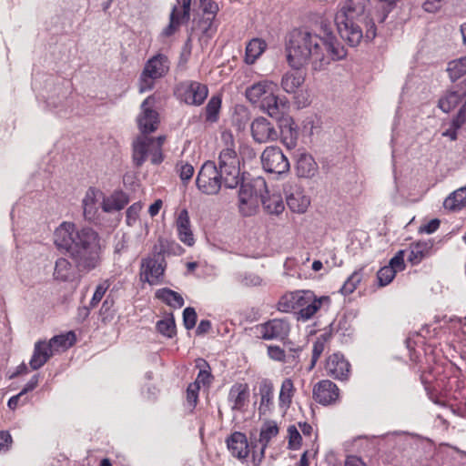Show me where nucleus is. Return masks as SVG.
I'll list each match as a JSON object with an SVG mask.
<instances>
[{"label": "nucleus", "instance_id": "obj_60", "mask_svg": "<svg viewBox=\"0 0 466 466\" xmlns=\"http://www.w3.org/2000/svg\"><path fill=\"white\" fill-rule=\"evenodd\" d=\"M466 122V102L460 108L459 112L451 121V126L460 129Z\"/></svg>", "mask_w": 466, "mask_h": 466}, {"label": "nucleus", "instance_id": "obj_26", "mask_svg": "<svg viewBox=\"0 0 466 466\" xmlns=\"http://www.w3.org/2000/svg\"><path fill=\"white\" fill-rule=\"evenodd\" d=\"M276 85L270 81H259L248 87L246 90L247 99L254 104L258 105L268 94L275 90Z\"/></svg>", "mask_w": 466, "mask_h": 466}, {"label": "nucleus", "instance_id": "obj_18", "mask_svg": "<svg viewBox=\"0 0 466 466\" xmlns=\"http://www.w3.org/2000/svg\"><path fill=\"white\" fill-rule=\"evenodd\" d=\"M313 398L321 405H329L339 398V388L329 380L319 381L313 388Z\"/></svg>", "mask_w": 466, "mask_h": 466}, {"label": "nucleus", "instance_id": "obj_57", "mask_svg": "<svg viewBox=\"0 0 466 466\" xmlns=\"http://www.w3.org/2000/svg\"><path fill=\"white\" fill-rule=\"evenodd\" d=\"M141 208L140 203H134L127 208L126 221L128 226H133L136 223Z\"/></svg>", "mask_w": 466, "mask_h": 466}, {"label": "nucleus", "instance_id": "obj_58", "mask_svg": "<svg viewBox=\"0 0 466 466\" xmlns=\"http://www.w3.org/2000/svg\"><path fill=\"white\" fill-rule=\"evenodd\" d=\"M268 357L276 361H286V353L284 350H282L279 346L270 345L268 347Z\"/></svg>", "mask_w": 466, "mask_h": 466}, {"label": "nucleus", "instance_id": "obj_50", "mask_svg": "<svg viewBox=\"0 0 466 466\" xmlns=\"http://www.w3.org/2000/svg\"><path fill=\"white\" fill-rule=\"evenodd\" d=\"M129 239V236L126 233L116 238V243L114 246V253L116 256H121L128 250Z\"/></svg>", "mask_w": 466, "mask_h": 466}, {"label": "nucleus", "instance_id": "obj_2", "mask_svg": "<svg viewBox=\"0 0 466 466\" xmlns=\"http://www.w3.org/2000/svg\"><path fill=\"white\" fill-rule=\"evenodd\" d=\"M389 14L390 8L373 9L370 0H346L334 20L340 37L350 46H357L363 38H375L376 23H383Z\"/></svg>", "mask_w": 466, "mask_h": 466}, {"label": "nucleus", "instance_id": "obj_30", "mask_svg": "<svg viewBox=\"0 0 466 466\" xmlns=\"http://www.w3.org/2000/svg\"><path fill=\"white\" fill-rule=\"evenodd\" d=\"M248 398V389L247 384L236 383L234 384L228 393V401L231 404L233 410H240L245 406Z\"/></svg>", "mask_w": 466, "mask_h": 466}, {"label": "nucleus", "instance_id": "obj_29", "mask_svg": "<svg viewBox=\"0 0 466 466\" xmlns=\"http://www.w3.org/2000/svg\"><path fill=\"white\" fill-rule=\"evenodd\" d=\"M279 136L282 143L289 148H294L297 145L299 131L291 118L282 119L279 125Z\"/></svg>", "mask_w": 466, "mask_h": 466}, {"label": "nucleus", "instance_id": "obj_10", "mask_svg": "<svg viewBox=\"0 0 466 466\" xmlns=\"http://www.w3.org/2000/svg\"><path fill=\"white\" fill-rule=\"evenodd\" d=\"M260 160L263 169L268 173L282 175L289 171V161L279 147H267Z\"/></svg>", "mask_w": 466, "mask_h": 466}, {"label": "nucleus", "instance_id": "obj_46", "mask_svg": "<svg viewBox=\"0 0 466 466\" xmlns=\"http://www.w3.org/2000/svg\"><path fill=\"white\" fill-rule=\"evenodd\" d=\"M294 386L290 379H285L281 384L279 392V401L284 404H289L293 395Z\"/></svg>", "mask_w": 466, "mask_h": 466}, {"label": "nucleus", "instance_id": "obj_32", "mask_svg": "<svg viewBox=\"0 0 466 466\" xmlns=\"http://www.w3.org/2000/svg\"><path fill=\"white\" fill-rule=\"evenodd\" d=\"M189 17L190 11H188V15H187V16H184V9L181 8V5H174L170 13L169 24L167 27L164 28L162 32L163 35H172L181 24L186 23L189 20Z\"/></svg>", "mask_w": 466, "mask_h": 466}, {"label": "nucleus", "instance_id": "obj_14", "mask_svg": "<svg viewBox=\"0 0 466 466\" xmlns=\"http://www.w3.org/2000/svg\"><path fill=\"white\" fill-rule=\"evenodd\" d=\"M327 375L339 380H347L350 374V364L340 353L330 355L326 360Z\"/></svg>", "mask_w": 466, "mask_h": 466}, {"label": "nucleus", "instance_id": "obj_45", "mask_svg": "<svg viewBox=\"0 0 466 466\" xmlns=\"http://www.w3.org/2000/svg\"><path fill=\"white\" fill-rule=\"evenodd\" d=\"M395 276V270L390 268L388 265L380 268L377 273L379 286L385 287L389 285L393 280Z\"/></svg>", "mask_w": 466, "mask_h": 466}, {"label": "nucleus", "instance_id": "obj_51", "mask_svg": "<svg viewBox=\"0 0 466 466\" xmlns=\"http://www.w3.org/2000/svg\"><path fill=\"white\" fill-rule=\"evenodd\" d=\"M199 7L203 13L208 15L207 20L208 21H211L215 17L218 10V5L211 0H200Z\"/></svg>", "mask_w": 466, "mask_h": 466}, {"label": "nucleus", "instance_id": "obj_53", "mask_svg": "<svg viewBox=\"0 0 466 466\" xmlns=\"http://www.w3.org/2000/svg\"><path fill=\"white\" fill-rule=\"evenodd\" d=\"M405 250H399L394 257H392L389 262V267L395 270L401 271L405 268L404 263Z\"/></svg>", "mask_w": 466, "mask_h": 466}, {"label": "nucleus", "instance_id": "obj_12", "mask_svg": "<svg viewBox=\"0 0 466 466\" xmlns=\"http://www.w3.org/2000/svg\"><path fill=\"white\" fill-rule=\"evenodd\" d=\"M251 136L256 143L265 144L278 140L279 131L266 117L255 118L250 125Z\"/></svg>", "mask_w": 466, "mask_h": 466}, {"label": "nucleus", "instance_id": "obj_41", "mask_svg": "<svg viewBox=\"0 0 466 466\" xmlns=\"http://www.w3.org/2000/svg\"><path fill=\"white\" fill-rule=\"evenodd\" d=\"M279 434V427L275 421H267L260 429L258 442L263 449H267L270 441Z\"/></svg>", "mask_w": 466, "mask_h": 466}, {"label": "nucleus", "instance_id": "obj_36", "mask_svg": "<svg viewBox=\"0 0 466 466\" xmlns=\"http://www.w3.org/2000/svg\"><path fill=\"white\" fill-rule=\"evenodd\" d=\"M127 197L122 192H117L103 199L102 208L107 213L120 211L127 205Z\"/></svg>", "mask_w": 466, "mask_h": 466}, {"label": "nucleus", "instance_id": "obj_52", "mask_svg": "<svg viewBox=\"0 0 466 466\" xmlns=\"http://www.w3.org/2000/svg\"><path fill=\"white\" fill-rule=\"evenodd\" d=\"M197 312L194 308L187 307L183 311V323L186 329H192L196 326Z\"/></svg>", "mask_w": 466, "mask_h": 466}, {"label": "nucleus", "instance_id": "obj_42", "mask_svg": "<svg viewBox=\"0 0 466 466\" xmlns=\"http://www.w3.org/2000/svg\"><path fill=\"white\" fill-rule=\"evenodd\" d=\"M221 108V98L219 96H213L206 106V121L215 123L218 119Z\"/></svg>", "mask_w": 466, "mask_h": 466}, {"label": "nucleus", "instance_id": "obj_5", "mask_svg": "<svg viewBox=\"0 0 466 466\" xmlns=\"http://www.w3.org/2000/svg\"><path fill=\"white\" fill-rule=\"evenodd\" d=\"M170 61L164 54H157L149 58L139 76L138 88L140 93L150 91L155 81L164 77L169 71Z\"/></svg>", "mask_w": 466, "mask_h": 466}, {"label": "nucleus", "instance_id": "obj_34", "mask_svg": "<svg viewBox=\"0 0 466 466\" xmlns=\"http://www.w3.org/2000/svg\"><path fill=\"white\" fill-rule=\"evenodd\" d=\"M54 279L58 281H71L75 278V270L72 264L65 258H59L55 263Z\"/></svg>", "mask_w": 466, "mask_h": 466}, {"label": "nucleus", "instance_id": "obj_21", "mask_svg": "<svg viewBox=\"0 0 466 466\" xmlns=\"http://www.w3.org/2000/svg\"><path fill=\"white\" fill-rule=\"evenodd\" d=\"M227 446L231 455L238 460H245L250 451L248 439L240 431L233 432L227 439Z\"/></svg>", "mask_w": 466, "mask_h": 466}, {"label": "nucleus", "instance_id": "obj_56", "mask_svg": "<svg viewBox=\"0 0 466 466\" xmlns=\"http://www.w3.org/2000/svg\"><path fill=\"white\" fill-rule=\"evenodd\" d=\"M324 349H325V343L323 341L318 339L317 341L314 342L313 349H312L311 362L309 367V370H311L315 367L319 358L323 353Z\"/></svg>", "mask_w": 466, "mask_h": 466}, {"label": "nucleus", "instance_id": "obj_20", "mask_svg": "<svg viewBox=\"0 0 466 466\" xmlns=\"http://www.w3.org/2000/svg\"><path fill=\"white\" fill-rule=\"evenodd\" d=\"M273 90L268 94L259 104L258 106L261 110L266 112L270 117L276 120H282V108H286L288 100L286 97L279 98L274 94Z\"/></svg>", "mask_w": 466, "mask_h": 466}, {"label": "nucleus", "instance_id": "obj_33", "mask_svg": "<svg viewBox=\"0 0 466 466\" xmlns=\"http://www.w3.org/2000/svg\"><path fill=\"white\" fill-rule=\"evenodd\" d=\"M305 82V76L300 72H286L280 81L281 88L288 94H296Z\"/></svg>", "mask_w": 466, "mask_h": 466}, {"label": "nucleus", "instance_id": "obj_25", "mask_svg": "<svg viewBox=\"0 0 466 466\" xmlns=\"http://www.w3.org/2000/svg\"><path fill=\"white\" fill-rule=\"evenodd\" d=\"M176 228L179 240L188 247L193 246L195 238L191 230L190 218L187 209H182L179 212L176 219Z\"/></svg>", "mask_w": 466, "mask_h": 466}, {"label": "nucleus", "instance_id": "obj_31", "mask_svg": "<svg viewBox=\"0 0 466 466\" xmlns=\"http://www.w3.org/2000/svg\"><path fill=\"white\" fill-rule=\"evenodd\" d=\"M155 141L147 137H138L133 144V160L137 167L142 166L146 161L147 152L154 146Z\"/></svg>", "mask_w": 466, "mask_h": 466}, {"label": "nucleus", "instance_id": "obj_37", "mask_svg": "<svg viewBox=\"0 0 466 466\" xmlns=\"http://www.w3.org/2000/svg\"><path fill=\"white\" fill-rule=\"evenodd\" d=\"M446 209L456 210L466 206V186L451 193L444 200Z\"/></svg>", "mask_w": 466, "mask_h": 466}, {"label": "nucleus", "instance_id": "obj_28", "mask_svg": "<svg viewBox=\"0 0 466 466\" xmlns=\"http://www.w3.org/2000/svg\"><path fill=\"white\" fill-rule=\"evenodd\" d=\"M296 171L299 177L311 178L318 172V165L311 155L301 153L297 158Z\"/></svg>", "mask_w": 466, "mask_h": 466}, {"label": "nucleus", "instance_id": "obj_23", "mask_svg": "<svg viewBox=\"0 0 466 466\" xmlns=\"http://www.w3.org/2000/svg\"><path fill=\"white\" fill-rule=\"evenodd\" d=\"M434 254V242L432 240L418 241L410 245L407 260L411 265L420 264L424 258Z\"/></svg>", "mask_w": 466, "mask_h": 466}, {"label": "nucleus", "instance_id": "obj_7", "mask_svg": "<svg viewBox=\"0 0 466 466\" xmlns=\"http://www.w3.org/2000/svg\"><path fill=\"white\" fill-rule=\"evenodd\" d=\"M238 191L239 210L245 217L252 216L258 207V193L266 189V181L263 178H257L253 183L240 182Z\"/></svg>", "mask_w": 466, "mask_h": 466}, {"label": "nucleus", "instance_id": "obj_16", "mask_svg": "<svg viewBox=\"0 0 466 466\" xmlns=\"http://www.w3.org/2000/svg\"><path fill=\"white\" fill-rule=\"evenodd\" d=\"M284 191L287 205L292 212L300 214L307 210L310 200L299 186L287 185Z\"/></svg>", "mask_w": 466, "mask_h": 466}, {"label": "nucleus", "instance_id": "obj_40", "mask_svg": "<svg viewBox=\"0 0 466 466\" xmlns=\"http://www.w3.org/2000/svg\"><path fill=\"white\" fill-rule=\"evenodd\" d=\"M447 72L452 82L466 75V56L448 63Z\"/></svg>", "mask_w": 466, "mask_h": 466}, {"label": "nucleus", "instance_id": "obj_3", "mask_svg": "<svg viewBox=\"0 0 466 466\" xmlns=\"http://www.w3.org/2000/svg\"><path fill=\"white\" fill-rule=\"evenodd\" d=\"M54 242L70 255L79 269L90 271L101 263L104 246L99 234L92 228H77L74 223L63 222L55 230Z\"/></svg>", "mask_w": 466, "mask_h": 466}, {"label": "nucleus", "instance_id": "obj_61", "mask_svg": "<svg viewBox=\"0 0 466 466\" xmlns=\"http://www.w3.org/2000/svg\"><path fill=\"white\" fill-rule=\"evenodd\" d=\"M12 444V437L7 431H0V452H6Z\"/></svg>", "mask_w": 466, "mask_h": 466}, {"label": "nucleus", "instance_id": "obj_59", "mask_svg": "<svg viewBox=\"0 0 466 466\" xmlns=\"http://www.w3.org/2000/svg\"><path fill=\"white\" fill-rule=\"evenodd\" d=\"M198 366L200 368V370L198 374L196 380L193 383H197L198 386L199 387L201 384L203 386L209 385L212 379L211 373L208 370L203 369L200 365Z\"/></svg>", "mask_w": 466, "mask_h": 466}, {"label": "nucleus", "instance_id": "obj_35", "mask_svg": "<svg viewBox=\"0 0 466 466\" xmlns=\"http://www.w3.org/2000/svg\"><path fill=\"white\" fill-rule=\"evenodd\" d=\"M267 48V43L261 38L251 39L247 46L245 53V62L252 65L263 54Z\"/></svg>", "mask_w": 466, "mask_h": 466}, {"label": "nucleus", "instance_id": "obj_11", "mask_svg": "<svg viewBox=\"0 0 466 466\" xmlns=\"http://www.w3.org/2000/svg\"><path fill=\"white\" fill-rule=\"evenodd\" d=\"M178 98L190 106H200L208 95V88L206 85L197 81H185L176 88Z\"/></svg>", "mask_w": 466, "mask_h": 466}, {"label": "nucleus", "instance_id": "obj_62", "mask_svg": "<svg viewBox=\"0 0 466 466\" xmlns=\"http://www.w3.org/2000/svg\"><path fill=\"white\" fill-rule=\"evenodd\" d=\"M440 223L441 222L438 218L431 219L425 225L421 226L420 230L427 234L434 233L439 228Z\"/></svg>", "mask_w": 466, "mask_h": 466}, {"label": "nucleus", "instance_id": "obj_9", "mask_svg": "<svg viewBox=\"0 0 466 466\" xmlns=\"http://www.w3.org/2000/svg\"><path fill=\"white\" fill-rule=\"evenodd\" d=\"M166 268L165 258L163 256V248L155 251L152 257L142 259L141 262V279L150 285H157L160 283V279L164 275Z\"/></svg>", "mask_w": 466, "mask_h": 466}, {"label": "nucleus", "instance_id": "obj_15", "mask_svg": "<svg viewBox=\"0 0 466 466\" xmlns=\"http://www.w3.org/2000/svg\"><path fill=\"white\" fill-rule=\"evenodd\" d=\"M289 329V323L284 319H273L259 327L261 338L266 340L284 339Z\"/></svg>", "mask_w": 466, "mask_h": 466}, {"label": "nucleus", "instance_id": "obj_39", "mask_svg": "<svg viewBox=\"0 0 466 466\" xmlns=\"http://www.w3.org/2000/svg\"><path fill=\"white\" fill-rule=\"evenodd\" d=\"M76 341V336L73 331H69L66 334H60L54 336L48 342L51 350L53 353L55 351H58L59 350H66L69 347L73 346Z\"/></svg>", "mask_w": 466, "mask_h": 466}, {"label": "nucleus", "instance_id": "obj_22", "mask_svg": "<svg viewBox=\"0 0 466 466\" xmlns=\"http://www.w3.org/2000/svg\"><path fill=\"white\" fill-rule=\"evenodd\" d=\"M260 201L264 210L269 215H279L285 209L281 195L278 192H270L268 187L260 192Z\"/></svg>", "mask_w": 466, "mask_h": 466}, {"label": "nucleus", "instance_id": "obj_17", "mask_svg": "<svg viewBox=\"0 0 466 466\" xmlns=\"http://www.w3.org/2000/svg\"><path fill=\"white\" fill-rule=\"evenodd\" d=\"M71 93V84L68 80L63 79L56 85L54 90L46 97V106L52 109L65 107L68 103V95Z\"/></svg>", "mask_w": 466, "mask_h": 466}, {"label": "nucleus", "instance_id": "obj_48", "mask_svg": "<svg viewBox=\"0 0 466 466\" xmlns=\"http://www.w3.org/2000/svg\"><path fill=\"white\" fill-rule=\"evenodd\" d=\"M289 434V449L296 451L299 449L301 445V435L294 425H290L288 428Z\"/></svg>", "mask_w": 466, "mask_h": 466}, {"label": "nucleus", "instance_id": "obj_27", "mask_svg": "<svg viewBox=\"0 0 466 466\" xmlns=\"http://www.w3.org/2000/svg\"><path fill=\"white\" fill-rule=\"evenodd\" d=\"M53 356L49 345L45 340H38L34 347L33 355L29 361L30 368L36 370L43 367L48 360Z\"/></svg>", "mask_w": 466, "mask_h": 466}, {"label": "nucleus", "instance_id": "obj_19", "mask_svg": "<svg viewBox=\"0 0 466 466\" xmlns=\"http://www.w3.org/2000/svg\"><path fill=\"white\" fill-rule=\"evenodd\" d=\"M464 96H466V78L456 85L451 90L447 91L439 99L438 106L444 113H449L459 105Z\"/></svg>", "mask_w": 466, "mask_h": 466}, {"label": "nucleus", "instance_id": "obj_44", "mask_svg": "<svg viewBox=\"0 0 466 466\" xmlns=\"http://www.w3.org/2000/svg\"><path fill=\"white\" fill-rule=\"evenodd\" d=\"M362 279L361 270L354 271L344 282L343 286L340 289V292L343 295L351 294L360 283Z\"/></svg>", "mask_w": 466, "mask_h": 466}, {"label": "nucleus", "instance_id": "obj_64", "mask_svg": "<svg viewBox=\"0 0 466 466\" xmlns=\"http://www.w3.org/2000/svg\"><path fill=\"white\" fill-rule=\"evenodd\" d=\"M243 282L246 286H260L262 283V279L255 274H248L245 276Z\"/></svg>", "mask_w": 466, "mask_h": 466}, {"label": "nucleus", "instance_id": "obj_63", "mask_svg": "<svg viewBox=\"0 0 466 466\" xmlns=\"http://www.w3.org/2000/svg\"><path fill=\"white\" fill-rule=\"evenodd\" d=\"M256 447L257 444L252 447V461L254 466H259L265 457L266 449H263V447L260 446L259 451L257 452L255 451Z\"/></svg>", "mask_w": 466, "mask_h": 466}, {"label": "nucleus", "instance_id": "obj_4", "mask_svg": "<svg viewBox=\"0 0 466 466\" xmlns=\"http://www.w3.org/2000/svg\"><path fill=\"white\" fill-rule=\"evenodd\" d=\"M323 297L318 299L310 290H297L283 295L278 302V309L282 312H295L298 320H309L320 309Z\"/></svg>", "mask_w": 466, "mask_h": 466}, {"label": "nucleus", "instance_id": "obj_13", "mask_svg": "<svg viewBox=\"0 0 466 466\" xmlns=\"http://www.w3.org/2000/svg\"><path fill=\"white\" fill-rule=\"evenodd\" d=\"M155 97L147 96L141 104V114L137 117L138 127L143 135L150 134L157 130L159 116L158 113L153 109Z\"/></svg>", "mask_w": 466, "mask_h": 466}, {"label": "nucleus", "instance_id": "obj_49", "mask_svg": "<svg viewBox=\"0 0 466 466\" xmlns=\"http://www.w3.org/2000/svg\"><path fill=\"white\" fill-rule=\"evenodd\" d=\"M109 287L110 283L108 280H104L96 286L90 301V306L92 308L96 307L101 301Z\"/></svg>", "mask_w": 466, "mask_h": 466}, {"label": "nucleus", "instance_id": "obj_38", "mask_svg": "<svg viewBox=\"0 0 466 466\" xmlns=\"http://www.w3.org/2000/svg\"><path fill=\"white\" fill-rule=\"evenodd\" d=\"M156 296L157 299L175 309H180L184 305V299L182 296L167 288L158 289Z\"/></svg>", "mask_w": 466, "mask_h": 466}, {"label": "nucleus", "instance_id": "obj_24", "mask_svg": "<svg viewBox=\"0 0 466 466\" xmlns=\"http://www.w3.org/2000/svg\"><path fill=\"white\" fill-rule=\"evenodd\" d=\"M102 195L101 191L95 187H89L82 200L83 216L86 220L93 222L97 218L98 213V197Z\"/></svg>", "mask_w": 466, "mask_h": 466}, {"label": "nucleus", "instance_id": "obj_6", "mask_svg": "<svg viewBox=\"0 0 466 466\" xmlns=\"http://www.w3.org/2000/svg\"><path fill=\"white\" fill-rule=\"evenodd\" d=\"M239 165V157L233 148L227 147L220 152L217 167L226 187L235 188L242 182L244 177Z\"/></svg>", "mask_w": 466, "mask_h": 466}, {"label": "nucleus", "instance_id": "obj_55", "mask_svg": "<svg viewBox=\"0 0 466 466\" xmlns=\"http://www.w3.org/2000/svg\"><path fill=\"white\" fill-rule=\"evenodd\" d=\"M177 168L179 173V177L183 182H187L191 179L194 174V167L192 165L181 162L177 165Z\"/></svg>", "mask_w": 466, "mask_h": 466}, {"label": "nucleus", "instance_id": "obj_47", "mask_svg": "<svg viewBox=\"0 0 466 466\" xmlns=\"http://www.w3.org/2000/svg\"><path fill=\"white\" fill-rule=\"evenodd\" d=\"M200 387L197 383H190L187 389V405L192 411L198 402Z\"/></svg>", "mask_w": 466, "mask_h": 466}, {"label": "nucleus", "instance_id": "obj_43", "mask_svg": "<svg viewBox=\"0 0 466 466\" xmlns=\"http://www.w3.org/2000/svg\"><path fill=\"white\" fill-rule=\"evenodd\" d=\"M156 329L163 336L173 338L176 334V323L174 317L170 315L167 318L158 320L156 324Z\"/></svg>", "mask_w": 466, "mask_h": 466}, {"label": "nucleus", "instance_id": "obj_54", "mask_svg": "<svg viewBox=\"0 0 466 466\" xmlns=\"http://www.w3.org/2000/svg\"><path fill=\"white\" fill-rule=\"evenodd\" d=\"M259 394L261 397L260 404L268 405L273 398L272 385L267 381H264L259 387Z\"/></svg>", "mask_w": 466, "mask_h": 466}, {"label": "nucleus", "instance_id": "obj_1", "mask_svg": "<svg viewBox=\"0 0 466 466\" xmlns=\"http://www.w3.org/2000/svg\"><path fill=\"white\" fill-rule=\"evenodd\" d=\"M288 64L294 69H300L310 63L312 69H325L332 61L347 56L343 46L336 38L328 25H322L319 33L306 29H294L286 45Z\"/></svg>", "mask_w": 466, "mask_h": 466}, {"label": "nucleus", "instance_id": "obj_8", "mask_svg": "<svg viewBox=\"0 0 466 466\" xmlns=\"http://www.w3.org/2000/svg\"><path fill=\"white\" fill-rule=\"evenodd\" d=\"M197 187L204 194L215 195L218 193L223 184L221 174L213 161H207L201 167L197 177Z\"/></svg>", "mask_w": 466, "mask_h": 466}]
</instances>
